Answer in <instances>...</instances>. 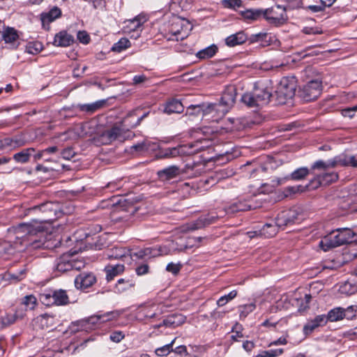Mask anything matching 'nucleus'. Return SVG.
Returning <instances> with one entry per match:
<instances>
[{"instance_id":"nucleus-1","label":"nucleus","mask_w":357,"mask_h":357,"mask_svg":"<svg viewBox=\"0 0 357 357\" xmlns=\"http://www.w3.org/2000/svg\"><path fill=\"white\" fill-rule=\"evenodd\" d=\"M354 233L349 228H339L325 236L319 242V248L326 252L331 249L352 242Z\"/></svg>"},{"instance_id":"nucleus-2","label":"nucleus","mask_w":357,"mask_h":357,"mask_svg":"<svg viewBox=\"0 0 357 357\" xmlns=\"http://www.w3.org/2000/svg\"><path fill=\"white\" fill-rule=\"evenodd\" d=\"M30 211L40 214L39 217L35 220L40 223H52L63 214L60 203L52 202L34 206L30 208Z\"/></svg>"},{"instance_id":"nucleus-3","label":"nucleus","mask_w":357,"mask_h":357,"mask_svg":"<svg viewBox=\"0 0 357 357\" xmlns=\"http://www.w3.org/2000/svg\"><path fill=\"white\" fill-rule=\"evenodd\" d=\"M192 29V26L188 20L174 18L170 22L165 38L167 40H183L189 36Z\"/></svg>"},{"instance_id":"nucleus-4","label":"nucleus","mask_w":357,"mask_h":357,"mask_svg":"<svg viewBox=\"0 0 357 357\" xmlns=\"http://www.w3.org/2000/svg\"><path fill=\"white\" fill-rule=\"evenodd\" d=\"M43 231L40 227H35L31 223H22L15 228L16 238L21 240L20 244L24 243L25 246L36 245L35 248L39 247V242L33 237Z\"/></svg>"},{"instance_id":"nucleus-5","label":"nucleus","mask_w":357,"mask_h":357,"mask_svg":"<svg viewBox=\"0 0 357 357\" xmlns=\"http://www.w3.org/2000/svg\"><path fill=\"white\" fill-rule=\"evenodd\" d=\"M264 19L271 25L280 26L285 24L288 20L286 8L275 5L264 9Z\"/></svg>"},{"instance_id":"nucleus-6","label":"nucleus","mask_w":357,"mask_h":357,"mask_svg":"<svg viewBox=\"0 0 357 357\" xmlns=\"http://www.w3.org/2000/svg\"><path fill=\"white\" fill-rule=\"evenodd\" d=\"M112 317L113 312H112L101 314H95L88 317L86 319L73 322L70 326V329L71 332L76 333L80 330H82L83 327L85 326L86 324L96 325L98 324L107 322L108 321L112 320Z\"/></svg>"},{"instance_id":"nucleus-7","label":"nucleus","mask_w":357,"mask_h":357,"mask_svg":"<svg viewBox=\"0 0 357 357\" xmlns=\"http://www.w3.org/2000/svg\"><path fill=\"white\" fill-rule=\"evenodd\" d=\"M295 92L296 84L294 82H290L286 78L282 79L275 91L278 103H287L288 100H291L295 96Z\"/></svg>"},{"instance_id":"nucleus-8","label":"nucleus","mask_w":357,"mask_h":357,"mask_svg":"<svg viewBox=\"0 0 357 357\" xmlns=\"http://www.w3.org/2000/svg\"><path fill=\"white\" fill-rule=\"evenodd\" d=\"M299 215V213L294 208L283 210L275 218V224L278 228L284 229L285 227L298 223L301 220Z\"/></svg>"},{"instance_id":"nucleus-9","label":"nucleus","mask_w":357,"mask_h":357,"mask_svg":"<svg viewBox=\"0 0 357 357\" xmlns=\"http://www.w3.org/2000/svg\"><path fill=\"white\" fill-rule=\"evenodd\" d=\"M257 207L252 199H238L224 208L225 213L229 215H233L238 212L247 211L255 209Z\"/></svg>"},{"instance_id":"nucleus-10","label":"nucleus","mask_w":357,"mask_h":357,"mask_svg":"<svg viewBox=\"0 0 357 357\" xmlns=\"http://www.w3.org/2000/svg\"><path fill=\"white\" fill-rule=\"evenodd\" d=\"M139 109H136L128 112L122 119L119 126L122 128L123 132L129 128H134L139 126L142 121L148 116L149 112L144 113L142 116H138Z\"/></svg>"},{"instance_id":"nucleus-11","label":"nucleus","mask_w":357,"mask_h":357,"mask_svg":"<svg viewBox=\"0 0 357 357\" xmlns=\"http://www.w3.org/2000/svg\"><path fill=\"white\" fill-rule=\"evenodd\" d=\"M102 208L113 207L116 211H128L133 207L132 202L121 195L112 197L109 199L102 202Z\"/></svg>"},{"instance_id":"nucleus-12","label":"nucleus","mask_w":357,"mask_h":357,"mask_svg":"<svg viewBox=\"0 0 357 357\" xmlns=\"http://www.w3.org/2000/svg\"><path fill=\"white\" fill-rule=\"evenodd\" d=\"M227 112V110L220 102H205L204 116H209L213 121H218Z\"/></svg>"},{"instance_id":"nucleus-13","label":"nucleus","mask_w":357,"mask_h":357,"mask_svg":"<svg viewBox=\"0 0 357 357\" xmlns=\"http://www.w3.org/2000/svg\"><path fill=\"white\" fill-rule=\"evenodd\" d=\"M97 282L96 275L91 272H82L75 279V286L77 289L86 290Z\"/></svg>"},{"instance_id":"nucleus-14","label":"nucleus","mask_w":357,"mask_h":357,"mask_svg":"<svg viewBox=\"0 0 357 357\" xmlns=\"http://www.w3.org/2000/svg\"><path fill=\"white\" fill-rule=\"evenodd\" d=\"M236 86L228 85L223 91L219 102L229 112L236 102Z\"/></svg>"},{"instance_id":"nucleus-15","label":"nucleus","mask_w":357,"mask_h":357,"mask_svg":"<svg viewBox=\"0 0 357 357\" xmlns=\"http://www.w3.org/2000/svg\"><path fill=\"white\" fill-rule=\"evenodd\" d=\"M188 149L189 148L187 145H179L175 147L166 148L160 150V151L156 154V157L158 158L162 159L185 155L190 153L188 152Z\"/></svg>"},{"instance_id":"nucleus-16","label":"nucleus","mask_w":357,"mask_h":357,"mask_svg":"<svg viewBox=\"0 0 357 357\" xmlns=\"http://www.w3.org/2000/svg\"><path fill=\"white\" fill-rule=\"evenodd\" d=\"M253 96L260 107L266 105L272 97L271 89L263 85H255L252 90Z\"/></svg>"},{"instance_id":"nucleus-17","label":"nucleus","mask_w":357,"mask_h":357,"mask_svg":"<svg viewBox=\"0 0 357 357\" xmlns=\"http://www.w3.org/2000/svg\"><path fill=\"white\" fill-rule=\"evenodd\" d=\"M354 307V306H349L347 308L335 307L328 312V319L329 321L334 322L342 320L344 318L352 317L355 311Z\"/></svg>"},{"instance_id":"nucleus-18","label":"nucleus","mask_w":357,"mask_h":357,"mask_svg":"<svg viewBox=\"0 0 357 357\" xmlns=\"http://www.w3.org/2000/svg\"><path fill=\"white\" fill-rule=\"evenodd\" d=\"M77 252L64 253L56 260V270L61 273H65L73 270V266L71 264V257H73Z\"/></svg>"},{"instance_id":"nucleus-19","label":"nucleus","mask_w":357,"mask_h":357,"mask_svg":"<svg viewBox=\"0 0 357 357\" xmlns=\"http://www.w3.org/2000/svg\"><path fill=\"white\" fill-rule=\"evenodd\" d=\"M122 128L119 124H115L110 129L105 130L101 139L104 144H110L111 142L123 137Z\"/></svg>"},{"instance_id":"nucleus-20","label":"nucleus","mask_w":357,"mask_h":357,"mask_svg":"<svg viewBox=\"0 0 357 357\" xmlns=\"http://www.w3.org/2000/svg\"><path fill=\"white\" fill-rule=\"evenodd\" d=\"M183 171L176 165H171L157 172V175L161 181H169L181 174Z\"/></svg>"},{"instance_id":"nucleus-21","label":"nucleus","mask_w":357,"mask_h":357,"mask_svg":"<svg viewBox=\"0 0 357 357\" xmlns=\"http://www.w3.org/2000/svg\"><path fill=\"white\" fill-rule=\"evenodd\" d=\"M341 165L343 167H352L357 168V153L355 155H342L334 159L331 163V167L336 165Z\"/></svg>"},{"instance_id":"nucleus-22","label":"nucleus","mask_w":357,"mask_h":357,"mask_svg":"<svg viewBox=\"0 0 357 357\" xmlns=\"http://www.w3.org/2000/svg\"><path fill=\"white\" fill-rule=\"evenodd\" d=\"M338 176L335 172H324L314 176V188L319 185H326L337 180Z\"/></svg>"},{"instance_id":"nucleus-23","label":"nucleus","mask_w":357,"mask_h":357,"mask_svg":"<svg viewBox=\"0 0 357 357\" xmlns=\"http://www.w3.org/2000/svg\"><path fill=\"white\" fill-rule=\"evenodd\" d=\"M157 147V144L144 140L141 143L131 146L130 148V152L132 154L135 153L137 154H144L149 153L151 151L155 150Z\"/></svg>"},{"instance_id":"nucleus-24","label":"nucleus","mask_w":357,"mask_h":357,"mask_svg":"<svg viewBox=\"0 0 357 357\" xmlns=\"http://www.w3.org/2000/svg\"><path fill=\"white\" fill-rule=\"evenodd\" d=\"M62 15L61 10L57 6H53L49 11L44 12L40 14V20L43 26L49 24L59 18Z\"/></svg>"},{"instance_id":"nucleus-25","label":"nucleus","mask_w":357,"mask_h":357,"mask_svg":"<svg viewBox=\"0 0 357 357\" xmlns=\"http://www.w3.org/2000/svg\"><path fill=\"white\" fill-rule=\"evenodd\" d=\"M241 15L245 20L251 23L264 19V9H246L245 10L241 11Z\"/></svg>"},{"instance_id":"nucleus-26","label":"nucleus","mask_w":357,"mask_h":357,"mask_svg":"<svg viewBox=\"0 0 357 357\" xmlns=\"http://www.w3.org/2000/svg\"><path fill=\"white\" fill-rule=\"evenodd\" d=\"M218 219V216L208 213L201 215L195 222H193L190 227V229L195 230L201 229L204 227L208 226L214 223Z\"/></svg>"},{"instance_id":"nucleus-27","label":"nucleus","mask_w":357,"mask_h":357,"mask_svg":"<svg viewBox=\"0 0 357 357\" xmlns=\"http://www.w3.org/2000/svg\"><path fill=\"white\" fill-rule=\"evenodd\" d=\"M185 317L181 314H172L165 319L161 324L156 326L160 328L162 326L175 328L185 322Z\"/></svg>"},{"instance_id":"nucleus-28","label":"nucleus","mask_w":357,"mask_h":357,"mask_svg":"<svg viewBox=\"0 0 357 357\" xmlns=\"http://www.w3.org/2000/svg\"><path fill=\"white\" fill-rule=\"evenodd\" d=\"M74 42L73 37L66 31H61L54 36L53 44L58 47H68Z\"/></svg>"},{"instance_id":"nucleus-29","label":"nucleus","mask_w":357,"mask_h":357,"mask_svg":"<svg viewBox=\"0 0 357 357\" xmlns=\"http://www.w3.org/2000/svg\"><path fill=\"white\" fill-rule=\"evenodd\" d=\"M3 40L12 48H16L19 45V36L17 31L10 27L5 29Z\"/></svg>"},{"instance_id":"nucleus-30","label":"nucleus","mask_w":357,"mask_h":357,"mask_svg":"<svg viewBox=\"0 0 357 357\" xmlns=\"http://www.w3.org/2000/svg\"><path fill=\"white\" fill-rule=\"evenodd\" d=\"M106 273V280L110 282L114 279L115 277L121 275L125 271V266L121 264L115 265L109 264L105 267L104 269Z\"/></svg>"},{"instance_id":"nucleus-31","label":"nucleus","mask_w":357,"mask_h":357,"mask_svg":"<svg viewBox=\"0 0 357 357\" xmlns=\"http://www.w3.org/2000/svg\"><path fill=\"white\" fill-rule=\"evenodd\" d=\"M184 110V106L182 102L177 99H171L165 105L164 112L167 114H172L174 113L181 114Z\"/></svg>"},{"instance_id":"nucleus-32","label":"nucleus","mask_w":357,"mask_h":357,"mask_svg":"<svg viewBox=\"0 0 357 357\" xmlns=\"http://www.w3.org/2000/svg\"><path fill=\"white\" fill-rule=\"evenodd\" d=\"M36 151L34 148L29 147L15 153L13 159L17 163L25 164L29 162L31 156Z\"/></svg>"},{"instance_id":"nucleus-33","label":"nucleus","mask_w":357,"mask_h":357,"mask_svg":"<svg viewBox=\"0 0 357 357\" xmlns=\"http://www.w3.org/2000/svg\"><path fill=\"white\" fill-rule=\"evenodd\" d=\"M247 36L243 31H239L227 37L225 43L229 47H234L243 44L247 40Z\"/></svg>"},{"instance_id":"nucleus-34","label":"nucleus","mask_w":357,"mask_h":357,"mask_svg":"<svg viewBox=\"0 0 357 357\" xmlns=\"http://www.w3.org/2000/svg\"><path fill=\"white\" fill-rule=\"evenodd\" d=\"M135 283L132 279L129 278L119 279L116 283L114 290L117 294H121L132 287H134Z\"/></svg>"},{"instance_id":"nucleus-35","label":"nucleus","mask_w":357,"mask_h":357,"mask_svg":"<svg viewBox=\"0 0 357 357\" xmlns=\"http://www.w3.org/2000/svg\"><path fill=\"white\" fill-rule=\"evenodd\" d=\"M53 305H64L69 303L68 296L65 290H52Z\"/></svg>"},{"instance_id":"nucleus-36","label":"nucleus","mask_w":357,"mask_h":357,"mask_svg":"<svg viewBox=\"0 0 357 357\" xmlns=\"http://www.w3.org/2000/svg\"><path fill=\"white\" fill-rule=\"evenodd\" d=\"M105 103V100H98L90 104H79L78 109L81 112H84L88 114H93L98 109H100Z\"/></svg>"},{"instance_id":"nucleus-37","label":"nucleus","mask_w":357,"mask_h":357,"mask_svg":"<svg viewBox=\"0 0 357 357\" xmlns=\"http://www.w3.org/2000/svg\"><path fill=\"white\" fill-rule=\"evenodd\" d=\"M218 47L213 44L197 53V56L201 59H206L213 57L218 52Z\"/></svg>"},{"instance_id":"nucleus-38","label":"nucleus","mask_w":357,"mask_h":357,"mask_svg":"<svg viewBox=\"0 0 357 357\" xmlns=\"http://www.w3.org/2000/svg\"><path fill=\"white\" fill-rule=\"evenodd\" d=\"M205 112V102L197 105H190L187 107L186 115L190 116H199L202 114L204 116Z\"/></svg>"},{"instance_id":"nucleus-39","label":"nucleus","mask_w":357,"mask_h":357,"mask_svg":"<svg viewBox=\"0 0 357 357\" xmlns=\"http://www.w3.org/2000/svg\"><path fill=\"white\" fill-rule=\"evenodd\" d=\"M37 321L40 322L43 328H50L54 326V316L44 314L38 316L36 318Z\"/></svg>"},{"instance_id":"nucleus-40","label":"nucleus","mask_w":357,"mask_h":357,"mask_svg":"<svg viewBox=\"0 0 357 357\" xmlns=\"http://www.w3.org/2000/svg\"><path fill=\"white\" fill-rule=\"evenodd\" d=\"M21 304L24 306L26 310H32L37 306L38 301L34 295H26L22 298Z\"/></svg>"},{"instance_id":"nucleus-41","label":"nucleus","mask_w":357,"mask_h":357,"mask_svg":"<svg viewBox=\"0 0 357 357\" xmlns=\"http://www.w3.org/2000/svg\"><path fill=\"white\" fill-rule=\"evenodd\" d=\"M278 227L275 224L273 225L272 224H265L262 227V228L259 231V235L264 236L266 238H271L273 236L277 233V228Z\"/></svg>"},{"instance_id":"nucleus-42","label":"nucleus","mask_w":357,"mask_h":357,"mask_svg":"<svg viewBox=\"0 0 357 357\" xmlns=\"http://www.w3.org/2000/svg\"><path fill=\"white\" fill-rule=\"evenodd\" d=\"M256 98L253 96L252 91L250 93H245L241 97V101L248 107H260Z\"/></svg>"},{"instance_id":"nucleus-43","label":"nucleus","mask_w":357,"mask_h":357,"mask_svg":"<svg viewBox=\"0 0 357 357\" xmlns=\"http://www.w3.org/2000/svg\"><path fill=\"white\" fill-rule=\"evenodd\" d=\"M175 340L176 338H174L170 343L167 344L161 347L157 348L155 350V355L160 357L168 356L172 352V351H173V346Z\"/></svg>"},{"instance_id":"nucleus-44","label":"nucleus","mask_w":357,"mask_h":357,"mask_svg":"<svg viewBox=\"0 0 357 357\" xmlns=\"http://www.w3.org/2000/svg\"><path fill=\"white\" fill-rule=\"evenodd\" d=\"M131 45L130 41L126 38H121L117 43H114L112 50L115 52H121Z\"/></svg>"},{"instance_id":"nucleus-45","label":"nucleus","mask_w":357,"mask_h":357,"mask_svg":"<svg viewBox=\"0 0 357 357\" xmlns=\"http://www.w3.org/2000/svg\"><path fill=\"white\" fill-rule=\"evenodd\" d=\"M312 85L305 84L298 91L300 98L304 102H310L312 100Z\"/></svg>"},{"instance_id":"nucleus-46","label":"nucleus","mask_w":357,"mask_h":357,"mask_svg":"<svg viewBox=\"0 0 357 357\" xmlns=\"http://www.w3.org/2000/svg\"><path fill=\"white\" fill-rule=\"evenodd\" d=\"M340 291L342 294L351 295L357 291V285L351 281L348 280L340 286Z\"/></svg>"},{"instance_id":"nucleus-47","label":"nucleus","mask_w":357,"mask_h":357,"mask_svg":"<svg viewBox=\"0 0 357 357\" xmlns=\"http://www.w3.org/2000/svg\"><path fill=\"white\" fill-rule=\"evenodd\" d=\"M43 50L41 43L35 41L29 42L26 46V52L31 54H37Z\"/></svg>"},{"instance_id":"nucleus-48","label":"nucleus","mask_w":357,"mask_h":357,"mask_svg":"<svg viewBox=\"0 0 357 357\" xmlns=\"http://www.w3.org/2000/svg\"><path fill=\"white\" fill-rule=\"evenodd\" d=\"M309 174V170L306 167H301L291 174V178L295 181H299L305 178Z\"/></svg>"},{"instance_id":"nucleus-49","label":"nucleus","mask_w":357,"mask_h":357,"mask_svg":"<svg viewBox=\"0 0 357 357\" xmlns=\"http://www.w3.org/2000/svg\"><path fill=\"white\" fill-rule=\"evenodd\" d=\"M255 307L256 305L253 303L240 305L238 307L240 318L245 319L251 312L255 309Z\"/></svg>"},{"instance_id":"nucleus-50","label":"nucleus","mask_w":357,"mask_h":357,"mask_svg":"<svg viewBox=\"0 0 357 357\" xmlns=\"http://www.w3.org/2000/svg\"><path fill=\"white\" fill-rule=\"evenodd\" d=\"M237 296V291L233 290L230 291L228 294L224 295L221 296L217 301V305L219 307L224 306L226 305L229 301L233 300L234 298H236Z\"/></svg>"},{"instance_id":"nucleus-51","label":"nucleus","mask_w":357,"mask_h":357,"mask_svg":"<svg viewBox=\"0 0 357 357\" xmlns=\"http://www.w3.org/2000/svg\"><path fill=\"white\" fill-rule=\"evenodd\" d=\"M301 79L306 84H312V67L307 66L303 70L301 71Z\"/></svg>"},{"instance_id":"nucleus-52","label":"nucleus","mask_w":357,"mask_h":357,"mask_svg":"<svg viewBox=\"0 0 357 357\" xmlns=\"http://www.w3.org/2000/svg\"><path fill=\"white\" fill-rule=\"evenodd\" d=\"M323 89L321 77L319 75H314V98L318 97Z\"/></svg>"},{"instance_id":"nucleus-53","label":"nucleus","mask_w":357,"mask_h":357,"mask_svg":"<svg viewBox=\"0 0 357 357\" xmlns=\"http://www.w3.org/2000/svg\"><path fill=\"white\" fill-rule=\"evenodd\" d=\"M12 158L10 157L6 156H2L0 157V165H6L3 169L2 172L4 174H10L13 172V171L15 169V167L12 165H8L10 162L11 161Z\"/></svg>"},{"instance_id":"nucleus-54","label":"nucleus","mask_w":357,"mask_h":357,"mask_svg":"<svg viewBox=\"0 0 357 357\" xmlns=\"http://www.w3.org/2000/svg\"><path fill=\"white\" fill-rule=\"evenodd\" d=\"M40 301L41 303L47 306L53 305V298L52 290L45 291L44 293L40 294Z\"/></svg>"},{"instance_id":"nucleus-55","label":"nucleus","mask_w":357,"mask_h":357,"mask_svg":"<svg viewBox=\"0 0 357 357\" xmlns=\"http://www.w3.org/2000/svg\"><path fill=\"white\" fill-rule=\"evenodd\" d=\"M156 306H153L150 308L145 309L143 312V315L145 318L153 319L158 317L161 314V310L157 307L155 310H153Z\"/></svg>"},{"instance_id":"nucleus-56","label":"nucleus","mask_w":357,"mask_h":357,"mask_svg":"<svg viewBox=\"0 0 357 357\" xmlns=\"http://www.w3.org/2000/svg\"><path fill=\"white\" fill-rule=\"evenodd\" d=\"M111 254L108 255L109 259H122L126 257V250L123 248H114Z\"/></svg>"},{"instance_id":"nucleus-57","label":"nucleus","mask_w":357,"mask_h":357,"mask_svg":"<svg viewBox=\"0 0 357 357\" xmlns=\"http://www.w3.org/2000/svg\"><path fill=\"white\" fill-rule=\"evenodd\" d=\"M283 353L282 349L264 351L256 357H277Z\"/></svg>"},{"instance_id":"nucleus-58","label":"nucleus","mask_w":357,"mask_h":357,"mask_svg":"<svg viewBox=\"0 0 357 357\" xmlns=\"http://www.w3.org/2000/svg\"><path fill=\"white\" fill-rule=\"evenodd\" d=\"M18 315L16 313H8L2 317V324L4 326H9L15 322Z\"/></svg>"},{"instance_id":"nucleus-59","label":"nucleus","mask_w":357,"mask_h":357,"mask_svg":"<svg viewBox=\"0 0 357 357\" xmlns=\"http://www.w3.org/2000/svg\"><path fill=\"white\" fill-rule=\"evenodd\" d=\"M328 321H329L328 319V314H321L317 316L314 319V328L325 325L328 322Z\"/></svg>"},{"instance_id":"nucleus-60","label":"nucleus","mask_w":357,"mask_h":357,"mask_svg":"<svg viewBox=\"0 0 357 357\" xmlns=\"http://www.w3.org/2000/svg\"><path fill=\"white\" fill-rule=\"evenodd\" d=\"M224 177V174L222 172H215L213 176H210L208 178L206 179L204 183L206 184L213 185L216 182H218L220 179Z\"/></svg>"},{"instance_id":"nucleus-61","label":"nucleus","mask_w":357,"mask_h":357,"mask_svg":"<svg viewBox=\"0 0 357 357\" xmlns=\"http://www.w3.org/2000/svg\"><path fill=\"white\" fill-rule=\"evenodd\" d=\"M182 265L178 264H174L173 262L169 263L166 266V271L172 273L174 275H177L181 271Z\"/></svg>"},{"instance_id":"nucleus-62","label":"nucleus","mask_w":357,"mask_h":357,"mask_svg":"<svg viewBox=\"0 0 357 357\" xmlns=\"http://www.w3.org/2000/svg\"><path fill=\"white\" fill-rule=\"evenodd\" d=\"M357 111V105L353 107H348L342 110V115L344 117L353 118Z\"/></svg>"},{"instance_id":"nucleus-63","label":"nucleus","mask_w":357,"mask_h":357,"mask_svg":"<svg viewBox=\"0 0 357 357\" xmlns=\"http://www.w3.org/2000/svg\"><path fill=\"white\" fill-rule=\"evenodd\" d=\"M125 335L121 331H114L110 334V340L114 342H120L123 338Z\"/></svg>"},{"instance_id":"nucleus-64","label":"nucleus","mask_w":357,"mask_h":357,"mask_svg":"<svg viewBox=\"0 0 357 357\" xmlns=\"http://www.w3.org/2000/svg\"><path fill=\"white\" fill-rule=\"evenodd\" d=\"M149 266L147 264H142L140 265H138L136 268L135 271L137 275H143L149 273Z\"/></svg>"}]
</instances>
